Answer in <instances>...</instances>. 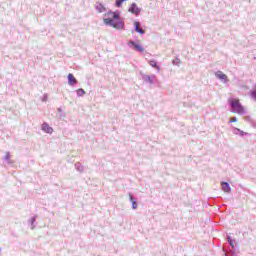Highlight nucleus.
<instances>
[{
    "mask_svg": "<svg viewBox=\"0 0 256 256\" xmlns=\"http://www.w3.org/2000/svg\"><path fill=\"white\" fill-rule=\"evenodd\" d=\"M229 243L233 247V241H231V239H229Z\"/></svg>",
    "mask_w": 256,
    "mask_h": 256,
    "instance_id": "obj_18",
    "label": "nucleus"
},
{
    "mask_svg": "<svg viewBox=\"0 0 256 256\" xmlns=\"http://www.w3.org/2000/svg\"><path fill=\"white\" fill-rule=\"evenodd\" d=\"M42 131H44L45 133H53V128H51V126H49V124H47V122H44L42 124Z\"/></svg>",
    "mask_w": 256,
    "mask_h": 256,
    "instance_id": "obj_5",
    "label": "nucleus"
},
{
    "mask_svg": "<svg viewBox=\"0 0 256 256\" xmlns=\"http://www.w3.org/2000/svg\"><path fill=\"white\" fill-rule=\"evenodd\" d=\"M130 201L132 202V209H135L137 207V202H135L132 195H130Z\"/></svg>",
    "mask_w": 256,
    "mask_h": 256,
    "instance_id": "obj_12",
    "label": "nucleus"
},
{
    "mask_svg": "<svg viewBox=\"0 0 256 256\" xmlns=\"http://www.w3.org/2000/svg\"><path fill=\"white\" fill-rule=\"evenodd\" d=\"M107 18L103 19L105 25L113 27V29H125V23L121 20V15L117 12L109 11L105 14Z\"/></svg>",
    "mask_w": 256,
    "mask_h": 256,
    "instance_id": "obj_1",
    "label": "nucleus"
},
{
    "mask_svg": "<svg viewBox=\"0 0 256 256\" xmlns=\"http://www.w3.org/2000/svg\"><path fill=\"white\" fill-rule=\"evenodd\" d=\"M125 1H127V0H116V7H121V5H123V3H125Z\"/></svg>",
    "mask_w": 256,
    "mask_h": 256,
    "instance_id": "obj_14",
    "label": "nucleus"
},
{
    "mask_svg": "<svg viewBox=\"0 0 256 256\" xmlns=\"http://www.w3.org/2000/svg\"><path fill=\"white\" fill-rule=\"evenodd\" d=\"M96 10L98 13H104V11H107V8L101 3H96Z\"/></svg>",
    "mask_w": 256,
    "mask_h": 256,
    "instance_id": "obj_9",
    "label": "nucleus"
},
{
    "mask_svg": "<svg viewBox=\"0 0 256 256\" xmlns=\"http://www.w3.org/2000/svg\"><path fill=\"white\" fill-rule=\"evenodd\" d=\"M149 65L151 66V67H154V69H157V71H159V65H157V62L155 61V60H150L149 61Z\"/></svg>",
    "mask_w": 256,
    "mask_h": 256,
    "instance_id": "obj_11",
    "label": "nucleus"
},
{
    "mask_svg": "<svg viewBox=\"0 0 256 256\" xmlns=\"http://www.w3.org/2000/svg\"><path fill=\"white\" fill-rule=\"evenodd\" d=\"M237 131H239V133H240V135L243 137V135H245L246 133L245 132H243L242 130H239V129H237Z\"/></svg>",
    "mask_w": 256,
    "mask_h": 256,
    "instance_id": "obj_17",
    "label": "nucleus"
},
{
    "mask_svg": "<svg viewBox=\"0 0 256 256\" xmlns=\"http://www.w3.org/2000/svg\"><path fill=\"white\" fill-rule=\"evenodd\" d=\"M222 189L225 193H229V191H231V187H229V183L227 182H222Z\"/></svg>",
    "mask_w": 256,
    "mask_h": 256,
    "instance_id": "obj_10",
    "label": "nucleus"
},
{
    "mask_svg": "<svg viewBox=\"0 0 256 256\" xmlns=\"http://www.w3.org/2000/svg\"><path fill=\"white\" fill-rule=\"evenodd\" d=\"M134 27H135V31L137 33H140V35H143L145 33V30H143V28H141V23H139V21L134 22Z\"/></svg>",
    "mask_w": 256,
    "mask_h": 256,
    "instance_id": "obj_4",
    "label": "nucleus"
},
{
    "mask_svg": "<svg viewBox=\"0 0 256 256\" xmlns=\"http://www.w3.org/2000/svg\"><path fill=\"white\" fill-rule=\"evenodd\" d=\"M68 85H77V79L75 78V76H73V74H68Z\"/></svg>",
    "mask_w": 256,
    "mask_h": 256,
    "instance_id": "obj_6",
    "label": "nucleus"
},
{
    "mask_svg": "<svg viewBox=\"0 0 256 256\" xmlns=\"http://www.w3.org/2000/svg\"><path fill=\"white\" fill-rule=\"evenodd\" d=\"M129 12L134 15H139V7H137V4H132L129 8Z\"/></svg>",
    "mask_w": 256,
    "mask_h": 256,
    "instance_id": "obj_8",
    "label": "nucleus"
},
{
    "mask_svg": "<svg viewBox=\"0 0 256 256\" xmlns=\"http://www.w3.org/2000/svg\"><path fill=\"white\" fill-rule=\"evenodd\" d=\"M216 77L220 79V81H229L228 77L222 71L216 72Z\"/></svg>",
    "mask_w": 256,
    "mask_h": 256,
    "instance_id": "obj_7",
    "label": "nucleus"
},
{
    "mask_svg": "<svg viewBox=\"0 0 256 256\" xmlns=\"http://www.w3.org/2000/svg\"><path fill=\"white\" fill-rule=\"evenodd\" d=\"M251 97H253V99L256 100V90H253V91L251 92Z\"/></svg>",
    "mask_w": 256,
    "mask_h": 256,
    "instance_id": "obj_15",
    "label": "nucleus"
},
{
    "mask_svg": "<svg viewBox=\"0 0 256 256\" xmlns=\"http://www.w3.org/2000/svg\"><path fill=\"white\" fill-rule=\"evenodd\" d=\"M77 94L80 96V97H83V95H85V90H83V88H79L77 90Z\"/></svg>",
    "mask_w": 256,
    "mask_h": 256,
    "instance_id": "obj_13",
    "label": "nucleus"
},
{
    "mask_svg": "<svg viewBox=\"0 0 256 256\" xmlns=\"http://www.w3.org/2000/svg\"><path fill=\"white\" fill-rule=\"evenodd\" d=\"M128 45H129L130 47H133V49H134L135 51H138L139 53H143V52L145 51V48H143V46H141L140 44H137V43H135V42H133V41H130V42L128 43Z\"/></svg>",
    "mask_w": 256,
    "mask_h": 256,
    "instance_id": "obj_3",
    "label": "nucleus"
},
{
    "mask_svg": "<svg viewBox=\"0 0 256 256\" xmlns=\"http://www.w3.org/2000/svg\"><path fill=\"white\" fill-rule=\"evenodd\" d=\"M228 101L231 105L232 113H238L239 115L245 113V108L241 105L239 98L229 99Z\"/></svg>",
    "mask_w": 256,
    "mask_h": 256,
    "instance_id": "obj_2",
    "label": "nucleus"
},
{
    "mask_svg": "<svg viewBox=\"0 0 256 256\" xmlns=\"http://www.w3.org/2000/svg\"><path fill=\"white\" fill-rule=\"evenodd\" d=\"M236 122H237V118L236 117L230 118V123H236Z\"/></svg>",
    "mask_w": 256,
    "mask_h": 256,
    "instance_id": "obj_16",
    "label": "nucleus"
}]
</instances>
